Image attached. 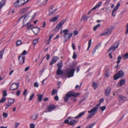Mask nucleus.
Returning <instances> with one entry per match:
<instances>
[{"label":"nucleus","mask_w":128,"mask_h":128,"mask_svg":"<svg viewBox=\"0 0 128 128\" xmlns=\"http://www.w3.org/2000/svg\"><path fill=\"white\" fill-rule=\"evenodd\" d=\"M79 95L78 93L76 94L72 92H69L67 93L64 97V100L65 102H67L69 99L70 97L71 96L76 97L78 96Z\"/></svg>","instance_id":"obj_1"},{"label":"nucleus","mask_w":128,"mask_h":128,"mask_svg":"<svg viewBox=\"0 0 128 128\" xmlns=\"http://www.w3.org/2000/svg\"><path fill=\"white\" fill-rule=\"evenodd\" d=\"M98 110V108L95 106L90 110L88 111V112L90 114L87 117L86 119L88 120L89 118H92L97 113Z\"/></svg>","instance_id":"obj_2"},{"label":"nucleus","mask_w":128,"mask_h":128,"mask_svg":"<svg viewBox=\"0 0 128 128\" xmlns=\"http://www.w3.org/2000/svg\"><path fill=\"white\" fill-rule=\"evenodd\" d=\"M36 13H34L32 15V14L31 13V12H28L26 14V15L25 16V18L24 19L23 22V24H24L27 20L28 19L32 16V18H31L32 20H32H33L35 18L36 16Z\"/></svg>","instance_id":"obj_3"},{"label":"nucleus","mask_w":128,"mask_h":128,"mask_svg":"<svg viewBox=\"0 0 128 128\" xmlns=\"http://www.w3.org/2000/svg\"><path fill=\"white\" fill-rule=\"evenodd\" d=\"M114 29L113 27H110L107 29H106L104 31L99 35L100 36H106L109 35L112 32V30Z\"/></svg>","instance_id":"obj_4"},{"label":"nucleus","mask_w":128,"mask_h":128,"mask_svg":"<svg viewBox=\"0 0 128 128\" xmlns=\"http://www.w3.org/2000/svg\"><path fill=\"white\" fill-rule=\"evenodd\" d=\"M124 75V73L123 71L120 70L117 73L115 74L113 77L114 80H117L118 78H122Z\"/></svg>","instance_id":"obj_5"},{"label":"nucleus","mask_w":128,"mask_h":128,"mask_svg":"<svg viewBox=\"0 0 128 128\" xmlns=\"http://www.w3.org/2000/svg\"><path fill=\"white\" fill-rule=\"evenodd\" d=\"M119 42L118 41H116L114 44L111 46L109 49L108 51L110 52L112 51L113 52L116 49H117L119 44Z\"/></svg>","instance_id":"obj_6"},{"label":"nucleus","mask_w":128,"mask_h":128,"mask_svg":"<svg viewBox=\"0 0 128 128\" xmlns=\"http://www.w3.org/2000/svg\"><path fill=\"white\" fill-rule=\"evenodd\" d=\"M19 82L17 83H13L11 85L10 88V90H15L17 89L18 87V85H19Z\"/></svg>","instance_id":"obj_7"},{"label":"nucleus","mask_w":128,"mask_h":128,"mask_svg":"<svg viewBox=\"0 0 128 128\" xmlns=\"http://www.w3.org/2000/svg\"><path fill=\"white\" fill-rule=\"evenodd\" d=\"M76 70L75 69L72 68L70 70L67 71L66 74L68 78L72 77L74 76V73Z\"/></svg>","instance_id":"obj_8"},{"label":"nucleus","mask_w":128,"mask_h":128,"mask_svg":"<svg viewBox=\"0 0 128 128\" xmlns=\"http://www.w3.org/2000/svg\"><path fill=\"white\" fill-rule=\"evenodd\" d=\"M118 97L119 98V101L122 103H123L127 100L126 98L122 95H118Z\"/></svg>","instance_id":"obj_9"},{"label":"nucleus","mask_w":128,"mask_h":128,"mask_svg":"<svg viewBox=\"0 0 128 128\" xmlns=\"http://www.w3.org/2000/svg\"><path fill=\"white\" fill-rule=\"evenodd\" d=\"M48 0H38V4L40 6L44 5L47 3Z\"/></svg>","instance_id":"obj_10"},{"label":"nucleus","mask_w":128,"mask_h":128,"mask_svg":"<svg viewBox=\"0 0 128 128\" xmlns=\"http://www.w3.org/2000/svg\"><path fill=\"white\" fill-rule=\"evenodd\" d=\"M59 59V57L57 56H54L50 62V65L52 66L54 63L56 62Z\"/></svg>","instance_id":"obj_11"},{"label":"nucleus","mask_w":128,"mask_h":128,"mask_svg":"<svg viewBox=\"0 0 128 128\" xmlns=\"http://www.w3.org/2000/svg\"><path fill=\"white\" fill-rule=\"evenodd\" d=\"M32 30L36 35L37 34L40 32V29L38 27H36L32 28Z\"/></svg>","instance_id":"obj_12"},{"label":"nucleus","mask_w":128,"mask_h":128,"mask_svg":"<svg viewBox=\"0 0 128 128\" xmlns=\"http://www.w3.org/2000/svg\"><path fill=\"white\" fill-rule=\"evenodd\" d=\"M21 57V56H19L18 59L19 63L21 64H23L24 62L25 57L24 56H23L21 58H20Z\"/></svg>","instance_id":"obj_13"},{"label":"nucleus","mask_w":128,"mask_h":128,"mask_svg":"<svg viewBox=\"0 0 128 128\" xmlns=\"http://www.w3.org/2000/svg\"><path fill=\"white\" fill-rule=\"evenodd\" d=\"M56 108L55 106L54 105H50L48 106L47 107V110L48 111V112H50L51 110Z\"/></svg>","instance_id":"obj_14"},{"label":"nucleus","mask_w":128,"mask_h":128,"mask_svg":"<svg viewBox=\"0 0 128 128\" xmlns=\"http://www.w3.org/2000/svg\"><path fill=\"white\" fill-rule=\"evenodd\" d=\"M111 91V88L109 87H108L105 90V94L106 96H108Z\"/></svg>","instance_id":"obj_15"},{"label":"nucleus","mask_w":128,"mask_h":128,"mask_svg":"<svg viewBox=\"0 0 128 128\" xmlns=\"http://www.w3.org/2000/svg\"><path fill=\"white\" fill-rule=\"evenodd\" d=\"M73 34L72 33H69L68 34V37L66 36H64V37L65 40L64 41V42H66L72 36V35Z\"/></svg>","instance_id":"obj_16"},{"label":"nucleus","mask_w":128,"mask_h":128,"mask_svg":"<svg viewBox=\"0 0 128 128\" xmlns=\"http://www.w3.org/2000/svg\"><path fill=\"white\" fill-rule=\"evenodd\" d=\"M120 5V2H119L117 4L116 6L114 8L112 11L113 13H114L117 11V10L118 9Z\"/></svg>","instance_id":"obj_17"},{"label":"nucleus","mask_w":128,"mask_h":128,"mask_svg":"<svg viewBox=\"0 0 128 128\" xmlns=\"http://www.w3.org/2000/svg\"><path fill=\"white\" fill-rule=\"evenodd\" d=\"M28 9L27 7L24 8L20 10V12L21 14H24L27 11Z\"/></svg>","instance_id":"obj_18"},{"label":"nucleus","mask_w":128,"mask_h":128,"mask_svg":"<svg viewBox=\"0 0 128 128\" xmlns=\"http://www.w3.org/2000/svg\"><path fill=\"white\" fill-rule=\"evenodd\" d=\"M56 73L59 76L62 74L63 73V71L61 70V69H57Z\"/></svg>","instance_id":"obj_19"},{"label":"nucleus","mask_w":128,"mask_h":128,"mask_svg":"<svg viewBox=\"0 0 128 128\" xmlns=\"http://www.w3.org/2000/svg\"><path fill=\"white\" fill-rule=\"evenodd\" d=\"M6 3V0H2L0 2V9H1Z\"/></svg>","instance_id":"obj_20"},{"label":"nucleus","mask_w":128,"mask_h":128,"mask_svg":"<svg viewBox=\"0 0 128 128\" xmlns=\"http://www.w3.org/2000/svg\"><path fill=\"white\" fill-rule=\"evenodd\" d=\"M57 66H58V69H61L63 66L62 62L61 61L58 62L57 64Z\"/></svg>","instance_id":"obj_21"},{"label":"nucleus","mask_w":128,"mask_h":128,"mask_svg":"<svg viewBox=\"0 0 128 128\" xmlns=\"http://www.w3.org/2000/svg\"><path fill=\"white\" fill-rule=\"evenodd\" d=\"M77 122V121L76 120H72L69 122V125L74 126V124Z\"/></svg>","instance_id":"obj_22"},{"label":"nucleus","mask_w":128,"mask_h":128,"mask_svg":"<svg viewBox=\"0 0 128 128\" xmlns=\"http://www.w3.org/2000/svg\"><path fill=\"white\" fill-rule=\"evenodd\" d=\"M21 6L19 2L17 0L14 4V6L16 8L18 7Z\"/></svg>","instance_id":"obj_23"},{"label":"nucleus","mask_w":128,"mask_h":128,"mask_svg":"<svg viewBox=\"0 0 128 128\" xmlns=\"http://www.w3.org/2000/svg\"><path fill=\"white\" fill-rule=\"evenodd\" d=\"M68 31L69 30H64L60 32V34H62V33L63 32L64 34L63 36H65L68 34Z\"/></svg>","instance_id":"obj_24"},{"label":"nucleus","mask_w":128,"mask_h":128,"mask_svg":"<svg viewBox=\"0 0 128 128\" xmlns=\"http://www.w3.org/2000/svg\"><path fill=\"white\" fill-rule=\"evenodd\" d=\"M85 113V112H82L80 113L78 115L76 116L75 117V119H77L79 118H80L84 113Z\"/></svg>","instance_id":"obj_25"},{"label":"nucleus","mask_w":128,"mask_h":128,"mask_svg":"<svg viewBox=\"0 0 128 128\" xmlns=\"http://www.w3.org/2000/svg\"><path fill=\"white\" fill-rule=\"evenodd\" d=\"M101 46V44H98L94 48V49L93 50L92 54H94V53L96 51V50L98 48V47L99 46Z\"/></svg>","instance_id":"obj_26"},{"label":"nucleus","mask_w":128,"mask_h":128,"mask_svg":"<svg viewBox=\"0 0 128 128\" xmlns=\"http://www.w3.org/2000/svg\"><path fill=\"white\" fill-rule=\"evenodd\" d=\"M88 18V16L86 15H84L82 17L81 20H82L84 22Z\"/></svg>","instance_id":"obj_27"},{"label":"nucleus","mask_w":128,"mask_h":128,"mask_svg":"<svg viewBox=\"0 0 128 128\" xmlns=\"http://www.w3.org/2000/svg\"><path fill=\"white\" fill-rule=\"evenodd\" d=\"M37 96L38 97V100L40 102L42 99L43 95L42 94H38L37 95Z\"/></svg>","instance_id":"obj_28"},{"label":"nucleus","mask_w":128,"mask_h":128,"mask_svg":"<svg viewBox=\"0 0 128 128\" xmlns=\"http://www.w3.org/2000/svg\"><path fill=\"white\" fill-rule=\"evenodd\" d=\"M58 17V16L57 15L56 17H54L50 19V21H52V22H54L57 20Z\"/></svg>","instance_id":"obj_29"},{"label":"nucleus","mask_w":128,"mask_h":128,"mask_svg":"<svg viewBox=\"0 0 128 128\" xmlns=\"http://www.w3.org/2000/svg\"><path fill=\"white\" fill-rule=\"evenodd\" d=\"M5 50V48L2 49L0 52V59L2 58L3 54Z\"/></svg>","instance_id":"obj_30"},{"label":"nucleus","mask_w":128,"mask_h":128,"mask_svg":"<svg viewBox=\"0 0 128 128\" xmlns=\"http://www.w3.org/2000/svg\"><path fill=\"white\" fill-rule=\"evenodd\" d=\"M125 82L126 81L124 80H122L120 82V86H122L125 84Z\"/></svg>","instance_id":"obj_31"},{"label":"nucleus","mask_w":128,"mask_h":128,"mask_svg":"<svg viewBox=\"0 0 128 128\" xmlns=\"http://www.w3.org/2000/svg\"><path fill=\"white\" fill-rule=\"evenodd\" d=\"M122 58V57L120 56H119L117 58V59L118 60V61L116 62V63L118 64V65H119V64L120 63V60H121Z\"/></svg>","instance_id":"obj_32"},{"label":"nucleus","mask_w":128,"mask_h":128,"mask_svg":"<svg viewBox=\"0 0 128 128\" xmlns=\"http://www.w3.org/2000/svg\"><path fill=\"white\" fill-rule=\"evenodd\" d=\"M61 25L59 24L57 25L56 28H55V30L56 31H58V30L59 28H60L62 27Z\"/></svg>","instance_id":"obj_33"},{"label":"nucleus","mask_w":128,"mask_h":128,"mask_svg":"<svg viewBox=\"0 0 128 128\" xmlns=\"http://www.w3.org/2000/svg\"><path fill=\"white\" fill-rule=\"evenodd\" d=\"M92 39H90L88 41V48L87 49V50L88 51V50L89 48H90L91 44V41H92Z\"/></svg>","instance_id":"obj_34"},{"label":"nucleus","mask_w":128,"mask_h":128,"mask_svg":"<svg viewBox=\"0 0 128 128\" xmlns=\"http://www.w3.org/2000/svg\"><path fill=\"white\" fill-rule=\"evenodd\" d=\"M17 1L21 6L24 5V4L25 0H18Z\"/></svg>","instance_id":"obj_35"},{"label":"nucleus","mask_w":128,"mask_h":128,"mask_svg":"<svg viewBox=\"0 0 128 128\" xmlns=\"http://www.w3.org/2000/svg\"><path fill=\"white\" fill-rule=\"evenodd\" d=\"M22 43L21 40H18L16 42V46H18L19 45H21Z\"/></svg>","instance_id":"obj_36"},{"label":"nucleus","mask_w":128,"mask_h":128,"mask_svg":"<svg viewBox=\"0 0 128 128\" xmlns=\"http://www.w3.org/2000/svg\"><path fill=\"white\" fill-rule=\"evenodd\" d=\"M57 10V9L56 8L52 11H51L50 10H49V13L48 14L50 16L51 15L53 14Z\"/></svg>","instance_id":"obj_37"},{"label":"nucleus","mask_w":128,"mask_h":128,"mask_svg":"<svg viewBox=\"0 0 128 128\" xmlns=\"http://www.w3.org/2000/svg\"><path fill=\"white\" fill-rule=\"evenodd\" d=\"M6 99V97L3 96L2 99H1L0 100V103H1L4 102L5 101Z\"/></svg>","instance_id":"obj_38"},{"label":"nucleus","mask_w":128,"mask_h":128,"mask_svg":"<svg viewBox=\"0 0 128 128\" xmlns=\"http://www.w3.org/2000/svg\"><path fill=\"white\" fill-rule=\"evenodd\" d=\"M57 90L56 89H53L52 93V95H54L57 93Z\"/></svg>","instance_id":"obj_39"},{"label":"nucleus","mask_w":128,"mask_h":128,"mask_svg":"<svg viewBox=\"0 0 128 128\" xmlns=\"http://www.w3.org/2000/svg\"><path fill=\"white\" fill-rule=\"evenodd\" d=\"M38 115H33L32 116L31 118L32 119L35 120L38 117Z\"/></svg>","instance_id":"obj_40"},{"label":"nucleus","mask_w":128,"mask_h":128,"mask_svg":"<svg viewBox=\"0 0 128 128\" xmlns=\"http://www.w3.org/2000/svg\"><path fill=\"white\" fill-rule=\"evenodd\" d=\"M14 100L13 99L10 98L8 99V102L10 104H11L13 103L14 102Z\"/></svg>","instance_id":"obj_41"},{"label":"nucleus","mask_w":128,"mask_h":128,"mask_svg":"<svg viewBox=\"0 0 128 128\" xmlns=\"http://www.w3.org/2000/svg\"><path fill=\"white\" fill-rule=\"evenodd\" d=\"M100 26V24H98L97 25L94 27V30L96 31L97 28L99 27Z\"/></svg>","instance_id":"obj_42"},{"label":"nucleus","mask_w":128,"mask_h":128,"mask_svg":"<svg viewBox=\"0 0 128 128\" xmlns=\"http://www.w3.org/2000/svg\"><path fill=\"white\" fill-rule=\"evenodd\" d=\"M38 42V39L37 38H36L33 41V44L35 46L36 44H37Z\"/></svg>","instance_id":"obj_43"},{"label":"nucleus","mask_w":128,"mask_h":128,"mask_svg":"<svg viewBox=\"0 0 128 128\" xmlns=\"http://www.w3.org/2000/svg\"><path fill=\"white\" fill-rule=\"evenodd\" d=\"M95 123H94L88 126H87L85 128H92L94 126L95 124Z\"/></svg>","instance_id":"obj_44"},{"label":"nucleus","mask_w":128,"mask_h":128,"mask_svg":"<svg viewBox=\"0 0 128 128\" xmlns=\"http://www.w3.org/2000/svg\"><path fill=\"white\" fill-rule=\"evenodd\" d=\"M97 84L94 82H93L92 84V86L94 87V90H96L97 87Z\"/></svg>","instance_id":"obj_45"},{"label":"nucleus","mask_w":128,"mask_h":128,"mask_svg":"<svg viewBox=\"0 0 128 128\" xmlns=\"http://www.w3.org/2000/svg\"><path fill=\"white\" fill-rule=\"evenodd\" d=\"M7 91L6 90H4L3 92V96L5 97L7 96Z\"/></svg>","instance_id":"obj_46"},{"label":"nucleus","mask_w":128,"mask_h":128,"mask_svg":"<svg viewBox=\"0 0 128 128\" xmlns=\"http://www.w3.org/2000/svg\"><path fill=\"white\" fill-rule=\"evenodd\" d=\"M72 58L74 59H76L77 58L75 52H74L73 53V54Z\"/></svg>","instance_id":"obj_47"},{"label":"nucleus","mask_w":128,"mask_h":128,"mask_svg":"<svg viewBox=\"0 0 128 128\" xmlns=\"http://www.w3.org/2000/svg\"><path fill=\"white\" fill-rule=\"evenodd\" d=\"M34 94L33 93L32 94V95L30 96V98H29V100L31 101V100L34 97Z\"/></svg>","instance_id":"obj_48"},{"label":"nucleus","mask_w":128,"mask_h":128,"mask_svg":"<svg viewBox=\"0 0 128 128\" xmlns=\"http://www.w3.org/2000/svg\"><path fill=\"white\" fill-rule=\"evenodd\" d=\"M100 108L101 110L103 111L106 109V107L105 106H101L100 107Z\"/></svg>","instance_id":"obj_49"},{"label":"nucleus","mask_w":128,"mask_h":128,"mask_svg":"<svg viewBox=\"0 0 128 128\" xmlns=\"http://www.w3.org/2000/svg\"><path fill=\"white\" fill-rule=\"evenodd\" d=\"M2 116L4 118H6L7 117L8 114L6 112H4L3 113Z\"/></svg>","instance_id":"obj_50"},{"label":"nucleus","mask_w":128,"mask_h":128,"mask_svg":"<svg viewBox=\"0 0 128 128\" xmlns=\"http://www.w3.org/2000/svg\"><path fill=\"white\" fill-rule=\"evenodd\" d=\"M65 21L64 20L62 21H61L59 24L60 25H61L62 26V25L64 24L65 22Z\"/></svg>","instance_id":"obj_51"},{"label":"nucleus","mask_w":128,"mask_h":128,"mask_svg":"<svg viewBox=\"0 0 128 128\" xmlns=\"http://www.w3.org/2000/svg\"><path fill=\"white\" fill-rule=\"evenodd\" d=\"M123 56L125 58L124 59H125L126 58H128V53H126L125 54L123 55Z\"/></svg>","instance_id":"obj_52"},{"label":"nucleus","mask_w":128,"mask_h":128,"mask_svg":"<svg viewBox=\"0 0 128 128\" xmlns=\"http://www.w3.org/2000/svg\"><path fill=\"white\" fill-rule=\"evenodd\" d=\"M34 87L38 88V84L37 82H35L34 84Z\"/></svg>","instance_id":"obj_53"},{"label":"nucleus","mask_w":128,"mask_h":128,"mask_svg":"<svg viewBox=\"0 0 128 128\" xmlns=\"http://www.w3.org/2000/svg\"><path fill=\"white\" fill-rule=\"evenodd\" d=\"M33 26V25L32 24H30L29 25L27 26V29L28 30L31 28Z\"/></svg>","instance_id":"obj_54"},{"label":"nucleus","mask_w":128,"mask_h":128,"mask_svg":"<svg viewBox=\"0 0 128 128\" xmlns=\"http://www.w3.org/2000/svg\"><path fill=\"white\" fill-rule=\"evenodd\" d=\"M35 125L34 124H31L30 125V128H34Z\"/></svg>","instance_id":"obj_55"},{"label":"nucleus","mask_w":128,"mask_h":128,"mask_svg":"<svg viewBox=\"0 0 128 128\" xmlns=\"http://www.w3.org/2000/svg\"><path fill=\"white\" fill-rule=\"evenodd\" d=\"M27 53L26 51L25 50H24L21 54V55H25Z\"/></svg>","instance_id":"obj_56"},{"label":"nucleus","mask_w":128,"mask_h":128,"mask_svg":"<svg viewBox=\"0 0 128 128\" xmlns=\"http://www.w3.org/2000/svg\"><path fill=\"white\" fill-rule=\"evenodd\" d=\"M64 123L66 124H68L69 125V120L68 119H66L65 120Z\"/></svg>","instance_id":"obj_57"},{"label":"nucleus","mask_w":128,"mask_h":128,"mask_svg":"<svg viewBox=\"0 0 128 128\" xmlns=\"http://www.w3.org/2000/svg\"><path fill=\"white\" fill-rule=\"evenodd\" d=\"M27 92V90L26 89H25L23 93V94L24 96H25L26 95V94Z\"/></svg>","instance_id":"obj_58"},{"label":"nucleus","mask_w":128,"mask_h":128,"mask_svg":"<svg viewBox=\"0 0 128 128\" xmlns=\"http://www.w3.org/2000/svg\"><path fill=\"white\" fill-rule=\"evenodd\" d=\"M101 104V103L99 102V103L97 104L95 106L98 109V107Z\"/></svg>","instance_id":"obj_59"},{"label":"nucleus","mask_w":128,"mask_h":128,"mask_svg":"<svg viewBox=\"0 0 128 128\" xmlns=\"http://www.w3.org/2000/svg\"><path fill=\"white\" fill-rule=\"evenodd\" d=\"M72 47L73 48V49L74 50L75 49V47L74 44L72 43Z\"/></svg>","instance_id":"obj_60"},{"label":"nucleus","mask_w":128,"mask_h":128,"mask_svg":"<svg viewBox=\"0 0 128 128\" xmlns=\"http://www.w3.org/2000/svg\"><path fill=\"white\" fill-rule=\"evenodd\" d=\"M54 99L55 100L58 101L59 100L58 97L57 96H55Z\"/></svg>","instance_id":"obj_61"},{"label":"nucleus","mask_w":128,"mask_h":128,"mask_svg":"<svg viewBox=\"0 0 128 128\" xmlns=\"http://www.w3.org/2000/svg\"><path fill=\"white\" fill-rule=\"evenodd\" d=\"M50 40L48 39L46 40V43L47 44H49L50 42Z\"/></svg>","instance_id":"obj_62"},{"label":"nucleus","mask_w":128,"mask_h":128,"mask_svg":"<svg viewBox=\"0 0 128 128\" xmlns=\"http://www.w3.org/2000/svg\"><path fill=\"white\" fill-rule=\"evenodd\" d=\"M53 8V6H50L49 7V10H52Z\"/></svg>","instance_id":"obj_63"},{"label":"nucleus","mask_w":128,"mask_h":128,"mask_svg":"<svg viewBox=\"0 0 128 128\" xmlns=\"http://www.w3.org/2000/svg\"><path fill=\"white\" fill-rule=\"evenodd\" d=\"M98 6L96 5V6H94L93 8H92V9L93 10H94L97 8H98Z\"/></svg>","instance_id":"obj_64"}]
</instances>
